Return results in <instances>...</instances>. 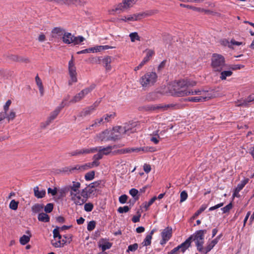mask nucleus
<instances>
[{
  "mask_svg": "<svg viewBox=\"0 0 254 254\" xmlns=\"http://www.w3.org/2000/svg\"><path fill=\"white\" fill-rule=\"evenodd\" d=\"M65 30L61 27H55L52 31V37L55 38H62Z\"/></svg>",
  "mask_w": 254,
  "mask_h": 254,
  "instance_id": "23",
  "label": "nucleus"
},
{
  "mask_svg": "<svg viewBox=\"0 0 254 254\" xmlns=\"http://www.w3.org/2000/svg\"><path fill=\"white\" fill-rule=\"evenodd\" d=\"M129 210V208L128 206H124L123 207H120L118 209V211L120 213L127 212Z\"/></svg>",
  "mask_w": 254,
  "mask_h": 254,
  "instance_id": "52",
  "label": "nucleus"
},
{
  "mask_svg": "<svg viewBox=\"0 0 254 254\" xmlns=\"http://www.w3.org/2000/svg\"><path fill=\"white\" fill-rule=\"evenodd\" d=\"M99 104V102H95L91 106L85 109L81 113V116L85 117L91 114L97 108Z\"/></svg>",
  "mask_w": 254,
  "mask_h": 254,
  "instance_id": "22",
  "label": "nucleus"
},
{
  "mask_svg": "<svg viewBox=\"0 0 254 254\" xmlns=\"http://www.w3.org/2000/svg\"><path fill=\"white\" fill-rule=\"evenodd\" d=\"M207 208V206L205 205H202L200 208L195 213L193 216V218H195L197 216H198L200 213H201L206 208Z\"/></svg>",
  "mask_w": 254,
  "mask_h": 254,
  "instance_id": "50",
  "label": "nucleus"
},
{
  "mask_svg": "<svg viewBox=\"0 0 254 254\" xmlns=\"http://www.w3.org/2000/svg\"><path fill=\"white\" fill-rule=\"evenodd\" d=\"M138 0H124L123 4L125 5V9L130 8L133 6Z\"/></svg>",
  "mask_w": 254,
  "mask_h": 254,
  "instance_id": "36",
  "label": "nucleus"
},
{
  "mask_svg": "<svg viewBox=\"0 0 254 254\" xmlns=\"http://www.w3.org/2000/svg\"><path fill=\"white\" fill-rule=\"evenodd\" d=\"M112 62V59L111 57L108 56L105 57L103 60V63L104 64V67L106 68V70L107 71L111 70L112 68V66L111 65V63Z\"/></svg>",
  "mask_w": 254,
  "mask_h": 254,
  "instance_id": "30",
  "label": "nucleus"
},
{
  "mask_svg": "<svg viewBox=\"0 0 254 254\" xmlns=\"http://www.w3.org/2000/svg\"><path fill=\"white\" fill-rule=\"evenodd\" d=\"M205 230H201L196 231L192 236H190L191 239L195 242L197 250L199 252L203 251V245L204 243V235L206 234Z\"/></svg>",
  "mask_w": 254,
  "mask_h": 254,
  "instance_id": "7",
  "label": "nucleus"
},
{
  "mask_svg": "<svg viewBox=\"0 0 254 254\" xmlns=\"http://www.w3.org/2000/svg\"><path fill=\"white\" fill-rule=\"evenodd\" d=\"M30 239L29 236L24 235L20 238L19 242L21 245H25L29 242Z\"/></svg>",
  "mask_w": 254,
  "mask_h": 254,
  "instance_id": "45",
  "label": "nucleus"
},
{
  "mask_svg": "<svg viewBox=\"0 0 254 254\" xmlns=\"http://www.w3.org/2000/svg\"><path fill=\"white\" fill-rule=\"evenodd\" d=\"M146 56L143 58L141 62L134 68V70L136 71L141 69L142 66L146 64L151 58V57L154 55V52L152 50H146L145 51Z\"/></svg>",
  "mask_w": 254,
  "mask_h": 254,
  "instance_id": "14",
  "label": "nucleus"
},
{
  "mask_svg": "<svg viewBox=\"0 0 254 254\" xmlns=\"http://www.w3.org/2000/svg\"><path fill=\"white\" fill-rule=\"evenodd\" d=\"M125 10V5L123 3H119L113 8L108 10V14L111 15H114L115 13H120Z\"/></svg>",
  "mask_w": 254,
  "mask_h": 254,
  "instance_id": "25",
  "label": "nucleus"
},
{
  "mask_svg": "<svg viewBox=\"0 0 254 254\" xmlns=\"http://www.w3.org/2000/svg\"><path fill=\"white\" fill-rule=\"evenodd\" d=\"M105 123L103 119L100 118L95 120L94 123L90 126L89 128L91 127H97L100 126L101 124Z\"/></svg>",
  "mask_w": 254,
  "mask_h": 254,
  "instance_id": "43",
  "label": "nucleus"
},
{
  "mask_svg": "<svg viewBox=\"0 0 254 254\" xmlns=\"http://www.w3.org/2000/svg\"><path fill=\"white\" fill-rule=\"evenodd\" d=\"M191 239V237H189L185 242L173 249L168 254H180L181 253H184L190 246Z\"/></svg>",
  "mask_w": 254,
  "mask_h": 254,
  "instance_id": "13",
  "label": "nucleus"
},
{
  "mask_svg": "<svg viewBox=\"0 0 254 254\" xmlns=\"http://www.w3.org/2000/svg\"><path fill=\"white\" fill-rule=\"evenodd\" d=\"M157 199L156 196L153 197L148 202H144L141 206L142 211H147L150 206Z\"/></svg>",
  "mask_w": 254,
  "mask_h": 254,
  "instance_id": "31",
  "label": "nucleus"
},
{
  "mask_svg": "<svg viewBox=\"0 0 254 254\" xmlns=\"http://www.w3.org/2000/svg\"><path fill=\"white\" fill-rule=\"evenodd\" d=\"M135 123H127L125 124L122 127L126 128V133L129 134L135 131Z\"/></svg>",
  "mask_w": 254,
  "mask_h": 254,
  "instance_id": "28",
  "label": "nucleus"
},
{
  "mask_svg": "<svg viewBox=\"0 0 254 254\" xmlns=\"http://www.w3.org/2000/svg\"><path fill=\"white\" fill-rule=\"evenodd\" d=\"M231 43H232V48H233V46H241V45H245V43L242 42H238V41H235L234 39H232L231 40Z\"/></svg>",
  "mask_w": 254,
  "mask_h": 254,
  "instance_id": "61",
  "label": "nucleus"
},
{
  "mask_svg": "<svg viewBox=\"0 0 254 254\" xmlns=\"http://www.w3.org/2000/svg\"><path fill=\"white\" fill-rule=\"evenodd\" d=\"M64 240L65 244L66 243H70L72 241V236L70 234L65 235L64 236Z\"/></svg>",
  "mask_w": 254,
  "mask_h": 254,
  "instance_id": "59",
  "label": "nucleus"
},
{
  "mask_svg": "<svg viewBox=\"0 0 254 254\" xmlns=\"http://www.w3.org/2000/svg\"><path fill=\"white\" fill-rule=\"evenodd\" d=\"M95 84H92L89 87H87L83 89L80 92H79L75 96H74L73 97V98L71 100L70 102L73 103L80 101L81 100L83 99L87 95L90 93L95 88Z\"/></svg>",
  "mask_w": 254,
  "mask_h": 254,
  "instance_id": "11",
  "label": "nucleus"
},
{
  "mask_svg": "<svg viewBox=\"0 0 254 254\" xmlns=\"http://www.w3.org/2000/svg\"><path fill=\"white\" fill-rule=\"evenodd\" d=\"M18 205V202L13 199L10 202L9 208L12 210H15L17 209Z\"/></svg>",
  "mask_w": 254,
  "mask_h": 254,
  "instance_id": "49",
  "label": "nucleus"
},
{
  "mask_svg": "<svg viewBox=\"0 0 254 254\" xmlns=\"http://www.w3.org/2000/svg\"><path fill=\"white\" fill-rule=\"evenodd\" d=\"M85 38L82 36L75 37L71 33L65 31L62 37L63 42L66 44H73V45H78L84 41Z\"/></svg>",
  "mask_w": 254,
  "mask_h": 254,
  "instance_id": "8",
  "label": "nucleus"
},
{
  "mask_svg": "<svg viewBox=\"0 0 254 254\" xmlns=\"http://www.w3.org/2000/svg\"><path fill=\"white\" fill-rule=\"evenodd\" d=\"M35 81L39 88L40 95L41 96H43L44 93V87L43 85L42 81L41 79L40 78V77L38 76V75H37L35 77Z\"/></svg>",
  "mask_w": 254,
  "mask_h": 254,
  "instance_id": "32",
  "label": "nucleus"
},
{
  "mask_svg": "<svg viewBox=\"0 0 254 254\" xmlns=\"http://www.w3.org/2000/svg\"><path fill=\"white\" fill-rule=\"evenodd\" d=\"M127 196L126 194L122 195L121 196H120L119 199V202L122 204L126 203V201H127Z\"/></svg>",
  "mask_w": 254,
  "mask_h": 254,
  "instance_id": "62",
  "label": "nucleus"
},
{
  "mask_svg": "<svg viewBox=\"0 0 254 254\" xmlns=\"http://www.w3.org/2000/svg\"><path fill=\"white\" fill-rule=\"evenodd\" d=\"M43 209V206L39 204H36L32 207L33 212L37 213Z\"/></svg>",
  "mask_w": 254,
  "mask_h": 254,
  "instance_id": "47",
  "label": "nucleus"
},
{
  "mask_svg": "<svg viewBox=\"0 0 254 254\" xmlns=\"http://www.w3.org/2000/svg\"><path fill=\"white\" fill-rule=\"evenodd\" d=\"M68 73L70 77L68 84L71 85L76 82L77 81V72L73 57L68 62Z\"/></svg>",
  "mask_w": 254,
  "mask_h": 254,
  "instance_id": "10",
  "label": "nucleus"
},
{
  "mask_svg": "<svg viewBox=\"0 0 254 254\" xmlns=\"http://www.w3.org/2000/svg\"><path fill=\"white\" fill-rule=\"evenodd\" d=\"M226 65L225 58L221 55L213 54L211 59V66L214 72H221Z\"/></svg>",
  "mask_w": 254,
  "mask_h": 254,
  "instance_id": "4",
  "label": "nucleus"
},
{
  "mask_svg": "<svg viewBox=\"0 0 254 254\" xmlns=\"http://www.w3.org/2000/svg\"><path fill=\"white\" fill-rule=\"evenodd\" d=\"M137 215L133 216L132 218V221L134 223H136L139 221L141 217V212L139 211L137 212Z\"/></svg>",
  "mask_w": 254,
  "mask_h": 254,
  "instance_id": "58",
  "label": "nucleus"
},
{
  "mask_svg": "<svg viewBox=\"0 0 254 254\" xmlns=\"http://www.w3.org/2000/svg\"><path fill=\"white\" fill-rule=\"evenodd\" d=\"M96 140L101 141H107L112 140L110 130L106 129L97 134L95 137Z\"/></svg>",
  "mask_w": 254,
  "mask_h": 254,
  "instance_id": "17",
  "label": "nucleus"
},
{
  "mask_svg": "<svg viewBox=\"0 0 254 254\" xmlns=\"http://www.w3.org/2000/svg\"><path fill=\"white\" fill-rule=\"evenodd\" d=\"M110 130V134L112 140L115 141L123 137L126 134V128L122 126H116L114 127Z\"/></svg>",
  "mask_w": 254,
  "mask_h": 254,
  "instance_id": "12",
  "label": "nucleus"
},
{
  "mask_svg": "<svg viewBox=\"0 0 254 254\" xmlns=\"http://www.w3.org/2000/svg\"><path fill=\"white\" fill-rule=\"evenodd\" d=\"M129 37H130L131 42H134L135 41H139L140 37L137 32H132L129 34Z\"/></svg>",
  "mask_w": 254,
  "mask_h": 254,
  "instance_id": "41",
  "label": "nucleus"
},
{
  "mask_svg": "<svg viewBox=\"0 0 254 254\" xmlns=\"http://www.w3.org/2000/svg\"><path fill=\"white\" fill-rule=\"evenodd\" d=\"M219 239V237H217L214 240L210 242H208L207 243V246L204 249H203V251L202 252H203L204 254H206L208 252L210 251L213 248V247L217 244Z\"/></svg>",
  "mask_w": 254,
  "mask_h": 254,
  "instance_id": "24",
  "label": "nucleus"
},
{
  "mask_svg": "<svg viewBox=\"0 0 254 254\" xmlns=\"http://www.w3.org/2000/svg\"><path fill=\"white\" fill-rule=\"evenodd\" d=\"M99 162H97L96 161H93L91 163H85L81 165H77L75 167V168L73 169L82 171L88 170L89 169L92 168L94 167H97L99 166Z\"/></svg>",
  "mask_w": 254,
  "mask_h": 254,
  "instance_id": "19",
  "label": "nucleus"
},
{
  "mask_svg": "<svg viewBox=\"0 0 254 254\" xmlns=\"http://www.w3.org/2000/svg\"><path fill=\"white\" fill-rule=\"evenodd\" d=\"M157 10H151L148 11L133 13L127 15V22L138 21L145 17L151 16L158 13Z\"/></svg>",
  "mask_w": 254,
  "mask_h": 254,
  "instance_id": "9",
  "label": "nucleus"
},
{
  "mask_svg": "<svg viewBox=\"0 0 254 254\" xmlns=\"http://www.w3.org/2000/svg\"><path fill=\"white\" fill-rule=\"evenodd\" d=\"M115 116L116 114L115 113H111L104 115L103 117H102V118L104 120V123H106L108 122L112 119H114Z\"/></svg>",
  "mask_w": 254,
  "mask_h": 254,
  "instance_id": "42",
  "label": "nucleus"
},
{
  "mask_svg": "<svg viewBox=\"0 0 254 254\" xmlns=\"http://www.w3.org/2000/svg\"><path fill=\"white\" fill-rule=\"evenodd\" d=\"M33 190L35 196L38 198H43L46 195L45 190H39V188L37 186L34 187Z\"/></svg>",
  "mask_w": 254,
  "mask_h": 254,
  "instance_id": "29",
  "label": "nucleus"
},
{
  "mask_svg": "<svg viewBox=\"0 0 254 254\" xmlns=\"http://www.w3.org/2000/svg\"><path fill=\"white\" fill-rule=\"evenodd\" d=\"M191 91H196L197 93L190 94V95H196L198 96L189 97L187 101L192 102H204L215 97L212 91H206L202 89H192Z\"/></svg>",
  "mask_w": 254,
  "mask_h": 254,
  "instance_id": "3",
  "label": "nucleus"
},
{
  "mask_svg": "<svg viewBox=\"0 0 254 254\" xmlns=\"http://www.w3.org/2000/svg\"><path fill=\"white\" fill-rule=\"evenodd\" d=\"M16 117V112L11 110L9 112H0V122L6 119L8 122L13 121Z\"/></svg>",
  "mask_w": 254,
  "mask_h": 254,
  "instance_id": "16",
  "label": "nucleus"
},
{
  "mask_svg": "<svg viewBox=\"0 0 254 254\" xmlns=\"http://www.w3.org/2000/svg\"><path fill=\"white\" fill-rule=\"evenodd\" d=\"M151 236L147 235L142 243V245L144 246L150 245L151 244Z\"/></svg>",
  "mask_w": 254,
  "mask_h": 254,
  "instance_id": "48",
  "label": "nucleus"
},
{
  "mask_svg": "<svg viewBox=\"0 0 254 254\" xmlns=\"http://www.w3.org/2000/svg\"><path fill=\"white\" fill-rule=\"evenodd\" d=\"M220 72V78L223 80H225L227 77H230L232 75V71L231 70L221 71Z\"/></svg>",
  "mask_w": 254,
  "mask_h": 254,
  "instance_id": "37",
  "label": "nucleus"
},
{
  "mask_svg": "<svg viewBox=\"0 0 254 254\" xmlns=\"http://www.w3.org/2000/svg\"><path fill=\"white\" fill-rule=\"evenodd\" d=\"M61 231L60 230L59 227H57L54 230H53V235L54 239H56L58 238L59 240H61L62 238L61 235L60 234V232Z\"/></svg>",
  "mask_w": 254,
  "mask_h": 254,
  "instance_id": "44",
  "label": "nucleus"
},
{
  "mask_svg": "<svg viewBox=\"0 0 254 254\" xmlns=\"http://www.w3.org/2000/svg\"><path fill=\"white\" fill-rule=\"evenodd\" d=\"M103 157L102 154L101 153V152H98V153L93 156V161H96L97 162H99L98 160L101 159Z\"/></svg>",
  "mask_w": 254,
  "mask_h": 254,
  "instance_id": "63",
  "label": "nucleus"
},
{
  "mask_svg": "<svg viewBox=\"0 0 254 254\" xmlns=\"http://www.w3.org/2000/svg\"><path fill=\"white\" fill-rule=\"evenodd\" d=\"M131 152H139L142 151L143 152H154L155 150L153 147H131Z\"/></svg>",
  "mask_w": 254,
  "mask_h": 254,
  "instance_id": "27",
  "label": "nucleus"
},
{
  "mask_svg": "<svg viewBox=\"0 0 254 254\" xmlns=\"http://www.w3.org/2000/svg\"><path fill=\"white\" fill-rule=\"evenodd\" d=\"M95 172L93 171L87 173L85 175V179L86 181H91L94 178Z\"/></svg>",
  "mask_w": 254,
  "mask_h": 254,
  "instance_id": "46",
  "label": "nucleus"
},
{
  "mask_svg": "<svg viewBox=\"0 0 254 254\" xmlns=\"http://www.w3.org/2000/svg\"><path fill=\"white\" fill-rule=\"evenodd\" d=\"M138 248V244L135 243L133 245H129L128 247V249L127 250V252H134Z\"/></svg>",
  "mask_w": 254,
  "mask_h": 254,
  "instance_id": "55",
  "label": "nucleus"
},
{
  "mask_svg": "<svg viewBox=\"0 0 254 254\" xmlns=\"http://www.w3.org/2000/svg\"><path fill=\"white\" fill-rule=\"evenodd\" d=\"M67 105V100L64 99L62 102L53 111L51 112L47 120L41 124L42 127H46L49 126L55 119H56L62 109L65 106Z\"/></svg>",
  "mask_w": 254,
  "mask_h": 254,
  "instance_id": "6",
  "label": "nucleus"
},
{
  "mask_svg": "<svg viewBox=\"0 0 254 254\" xmlns=\"http://www.w3.org/2000/svg\"><path fill=\"white\" fill-rule=\"evenodd\" d=\"M188 198V194L186 191H183L180 194V202L185 201Z\"/></svg>",
  "mask_w": 254,
  "mask_h": 254,
  "instance_id": "54",
  "label": "nucleus"
},
{
  "mask_svg": "<svg viewBox=\"0 0 254 254\" xmlns=\"http://www.w3.org/2000/svg\"><path fill=\"white\" fill-rule=\"evenodd\" d=\"M90 53H97L96 46L86 49L77 52V54H86Z\"/></svg>",
  "mask_w": 254,
  "mask_h": 254,
  "instance_id": "39",
  "label": "nucleus"
},
{
  "mask_svg": "<svg viewBox=\"0 0 254 254\" xmlns=\"http://www.w3.org/2000/svg\"><path fill=\"white\" fill-rule=\"evenodd\" d=\"M181 6L185 7V8H187L189 9H191L194 11H198V12L205 11V10H204L203 8L194 7V6H191L190 5H186V4H181Z\"/></svg>",
  "mask_w": 254,
  "mask_h": 254,
  "instance_id": "40",
  "label": "nucleus"
},
{
  "mask_svg": "<svg viewBox=\"0 0 254 254\" xmlns=\"http://www.w3.org/2000/svg\"><path fill=\"white\" fill-rule=\"evenodd\" d=\"M196 85V82L193 80L182 79L175 81L170 84L169 88L170 93L177 97H184L196 94L197 92L191 91L190 87Z\"/></svg>",
  "mask_w": 254,
  "mask_h": 254,
  "instance_id": "1",
  "label": "nucleus"
},
{
  "mask_svg": "<svg viewBox=\"0 0 254 254\" xmlns=\"http://www.w3.org/2000/svg\"><path fill=\"white\" fill-rule=\"evenodd\" d=\"M157 79L158 76L155 72L149 71L140 77L139 82L142 87H148L154 85Z\"/></svg>",
  "mask_w": 254,
  "mask_h": 254,
  "instance_id": "5",
  "label": "nucleus"
},
{
  "mask_svg": "<svg viewBox=\"0 0 254 254\" xmlns=\"http://www.w3.org/2000/svg\"><path fill=\"white\" fill-rule=\"evenodd\" d=\"M172 229L170 227H167L165 229H164L162 233V240L160 242V244L161 245H164L166 243L167 241H168L172 236Z\"/></svg>",
  "mask_w": 254,
  "mask_h": 254,
  "instance_id": "15",
  "label": "nucleus"
},
{
  "mask_svg": "<svg viewBox=\"0 0 254 254\" xmlns=\"http://www.w3.org/2000/svg\"><path fill=\"white\" fill-rule=\"evenodd\" d=\"M11 104V101L10 100H8L3 106V111L2 112H8Z\"/></svg>",
  "mask_w": 254,
  "mask_h": 254,
  "instance_id": "56",
  "label": "nucleus"
},
{
  "mask_svg": "<svg viewBox=\"0 0 254 254\" xmlns=\"http://www.w3.org/2000/svg\"><path fill=\"white\" fill-rule=\"evenodd\" d=\"M139 192V191L135 189H131L130 190H129V194L133 197H135L137 195V194H138V193Z\"/></svg>",
  "mask_w": 254,
  "mask_h": 254,
  "instance_id": "64",
  "label": "nucleus"
},
{
  "mask_svg": "<svg viewBox=\"0 0 254 254\" xmlns=\"http://www.w3.org/2000/svg\"><path fill=\"white\" fill-rule=\"evenodd\" d=\"M93 208V205L91 203H85L84 205V209L87 212L92 211Z\"/></svg>",
  "mask_w": 254,
  "mask_h": 254,
  "instance_id": "57",
  "label": "nucleus"
},
{
  "mask_svg": "<svg viewBox=\"0 0 254 254\" xmlns=\"http://www.w3.org/2000/svg\"><path fill=\"white\" fill-rule=\"evenodd\" d=\"M118 146L117 145L114 146H108L106 147H103L102 146L96 147V148H98L97 152H101L103 155H108L110 154L112 149L116 148Z\"/></svg>",
  "mask_w": 254,
  "mask_h": 254,
  "instance_id": "26",
  "label": "nucleus"
},
{
  "mask_svg": "<svg viewBox=\"0 0 254 254\" xmlns=\"http://www.w3.org/2000/svg\"><path fill=\"white\" fill-rule=\"evenodd\" d=\"M96 48H97V52H100L103 50H108V49H113L114 48L113 47H111V46H108V45H105V46H96Z\"/></svg>",
  "mask_w": 254,
  "mask_h": 254,
  "instance_id": "51",
  "label": "nucleus"
},
{
  "mask_svg": "<svg viewBox=\"0 0 254 254\" xmlns=\"http://www.w3.org/2000/svg\"><path fill=\"white\" fill-rule=\"evenodd\" d=\"M249 179L248 178H244L241 182L237 185V187L235 189L234 193L233 196L238 197L239 196V192L249 182Z\"/></svg>",
  "mask_w": 254,
  "mask_h": 254,
  "instance_id": "21",
  "label": "nucleus"
},
{
  "mask_svg": "<svg viewBox=\"0 0 254 254\" xmlns=\"http://www.w3.org/2000/svg\"><path fill=\"white\" fill-rule=\"evenodd\" d=\"M254 101V94H251L249 96L247 99L243 100L239 105L241 106H247L249 103Z\"/></svg>",
  "mask_w": 254,
  "mask_h": 254,
  "instance_id": "38",
  "label": "nucleus"
},
{
  "mask_svg": "<svg viewBox=\"0 0 254 254\" xmlns=\"http://www.w3.org/2000/svg\"><path fill=\"white\" fill-rule=\"evenodd\" d=\"M96 223L94 221H90L87 225V230L89 231H92L95 227Z\"/></svg>",
  "mask_w": 254,
  "mask_h": 254,
  "instance_id": "53",
  "label": "nucleus"
},
{
  "mask_svg": "<svg viewBox=\"0 0 254 254\" xmlns=\"http://www.w3.org/2000/svg\"><path fill=\"white\" fill-rule=\"evenodd\" d=\"M38 219L41 222H48L50 221V217L46 213H41L38 215Z\"/></svg>",
  "mask_w": 254,
  "mask_h": 254,
  "instance_id": "35",
  "label": "nucleus"
},
{
  "mask_svg": "<svg viewBox=\"0 0 254 254\" xmlns=\"http://www.w3.org/2000/svg\"><path fill=\"white\" fill-rule=\"evenodd\" d=\"M53 209V205L52 203H48L45 207L44 210L47 213H50Z\"/></svg>",
  "mask_w": 254,
  "mask_h": 254,
  "instance_id": "60",
  "label": "nucleus"
},
{
  "mask_svg": "<svg viewBox=\"0 0 254 254\" xmlns=\"http://www.w3.org/2000/svg\"><path fill=\"white\" fill-rule=\"evenodd\" d=\"M175 106L173 104H161L158 105H152L149 107L150 110L157 111H164L169 110L173 108Z\"/></svg>",
  "mask_w": 254,
  "mask_h": 254,
  "instance_id": "18",
  "label": "nucleus"
},
{
  "mask_svg": "<svg viewBox=\"0 0 254 254\" xmlns=\"http://www.w3.org/2000/svg\"><path fill=\"white\" fill-rule=\"evenodd\" d=\"M51 244L55 248H61L64 247L65 245V242L64 239L62 240L58 239L57 241L55 239L52 241Z\"/></svg>",
  "mask_w": 254,
  "mask_h": 254,
  "instance_id": "34",
  "label": "nucleus"
},
{
  "mask_svg": "<svg viewBox=\"0 0 254 254\" xmlns=\"http://www.w3.org/2000/svg\"><path fill=\"white\" fill-rule=\"evenodd\" d=\"M97 151L98 148H96V147L92 148H85L75 151L72 153V155L93 153L97 152Z\"/></svg>",
  "mask_w": 254,
  "mask_h": 254,
  "instance_id": "20",
  "label": "nucleus"
},
{
  "mask_svg": "<svg viewBox=\"0 0 254 254\" xmlns=\"http://www.w3.org/2000/svg\"><path fill=\"white\" fill-rule=\"evenodd\" d=\"M80 183L78 182H73L72 184L68 187L70 200L76 205H82L87 200L88 194L85 189L79 190Z\"/></svg>",
  "mask_w": 254,
  "mask_h": 254,
  "instance_id": "2",
  "label": "nucleus"
},
{
  "mask_svg": "<svg viewBox=\"0 0 254 254\" xmlns=\"http://www.w3.org/2000/svg\"><path fill=\"white\" fill-rule=\"evenodd\" d=\"M111 246V244L108 242H103V241H100L99 242V247L101 248L102 250V252H104L105 250L109 249Z\"/></svg>",
  "mask_w": 254,
  "mask_h": 254,
  "instance_id": "33",
  "label": "nucleus"
}]
</instances>
